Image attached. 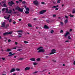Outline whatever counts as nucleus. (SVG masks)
I'll use <instances>...</instances> for the list:
<instances>
[{"mask_svg": "<svg viewBox=\"0 0 75 75\" xmlns=\"http://www.w3.org/2000/svg\"><path fill=\"white\" fill-rule=\"evenodd\" d=\"M41 48H42V47H39L37 49V50H39V51H38V52H44V50L42 49H41Z\"/></svg>", "mask_w": 75, "mask_h": 75, "instance_id": "nucleus-1", "label": "nucleus"}, {"mask_svg": "<svg viewBox=\"0 0 75 75\" xmlns=\"http://www.w3.org/2000/svg\"><path fill=\"white\" fill-rule=\"evenodd\" d=\"M6 11H5L6 13H8V14H11L12 13V11L11 10H10L8 11V8H6Z\"/></svg>", "mask_w": 75, "mask_h": 75, "instance_id": "nucleus-2", "label": "nucleus"}, {"mask_svg": "<svg viewBox=\"0 0 75 75\" xmlns=\"http://www.w3.org/2000/svg\"><path fill=\"white\" fill-rule=\"evenodd\" d=\"M56 52V50L55 49H52L51 51V52L50 53V55H52V54H54Z\"/></svg>", "mask_w": 75, "mask_h": 75, "instance_id": "nucleus-3", "label": "nucleus"}, {"mask_svg": "<svg viewBox=\"0 0 75 75\" xmlns=\"http://www.w3.org/2000/svg\"><path fill=\"white\" fill-rule=\"evenodd\" d=\"M16 10H18V11H20L21 12H23V9H21V8H20L18 6L16 8Z\"/></svg>", "mask_w": 75, "mask_h": 75, "instance_id": "nucleus-4", "label": "nucleus"}, {"mask_svg": "<svg viewBox=\"0 0 75 75\" xmlns=\"http://www.w3.org/2000/svg\"><path fill=\"white\" fill-rule=\"evenodd\" d=\"M22 32H23V30H18L17 31V33H18V35H22Z\"/></svg>", "mask_w": 75, "mask_h": 75, "instance_id": "nucleus-5", "label": "nucleus"}, {"mask_svg": "<svg viewBox=\"0 0 75 75\" xmlns=\"http://www.w3.org/2000/svg\"><path fill=\"white\" fill-rule=\"evenodd\" d=\"M8 5L10 6H12L13 4H14V2H13V1H11V2H8Z\"/></svg>", "mask_w": 75, "mask_h": 75, "instance_id": "nucleus-6", "label": "nucleus"}, {"mask_svg": "<svg viewBox=\"0 0 75 75\" xmlns=\"http://www.w3.org/2000/svg\"><path fill=\"white\" fill-rule=\"evenodd\" d=\"M46 11H47L46 10H43L40 11V14H44V13H45V12H46Z\"/></svg>", "mask_w": 75, "mask_h": 75, "instance_id": "nucleus-7", "label": "nucleus"}, {"mask_svg": "<svg viewBox=\"0 0 75 75\" xmlns=\"http://www.w3.org/2000/svg\"><path fill=\"white\" fill-rule=\"evenodd\" d=\"M10 15H9L8 17L7 18L6 17V16H4V18H5V19H7V20H10Z\"/></svg>", "mask_w": 75, "mask_h": 75, "instance_id": "nucleus-8", "label": "nucleus"}, {"mask_svg": "<svg viewBox=\"0 0 75 75\" xmlns=\"http://www.w3.org/2000/svg\"><path fill=\"white\" fill-rule=\"evenodd\" d=\"M9 54L10 55H8V57H11V56H12V55H14L15 54V53L13 54V52H9Z\"/></svg>", "mask_w": 75, "mask_h": 75, "instance_id": "nucleus-9", "label": "nucleus"}, {"mask_svg": "<svg viewBox=\"0 0 75 75\" xmlns=\"http://www.w3.org/2000/svg\"><path fill=\"white\" fill-rule=\"evenodd\" d=\"M33 3L35 5H38V1L37 0L35 1H33Z\"/></svg>", "mask_w": 75, "mask_h": 75, "instance_id": "nucleus-10", "label": "nucleus"}, {"mask_svg": "<svg viewBox=\"0 0 75 75\" xmlns=\"http://www.w3.org/2000/svg\"><path fill=\"white\" fill-rule=\"evenodd\" d=\"M15 71H16V69H15V68H12L10 72V73H11V72H14Z\"/></svg>", "mask_w": 75, "mask_h": 75, "instance_id": "nucleus-11", "label": "nucleus"}, {"mask_svg": "<svg viewBox=\"0 0 75 75\" xmlns=\"http://www.w3.org/2000/svg\"><path fill=\"white\" fill-rule=\"evenodd\" d=\"M30 67H28L25 68V71H27V70H30Z\"/></svg>", "mask_w": 75, "mask_h": 75, "instance_id": "nucleus-12", "label": "nucleus"}, {"mask_svg": "<svg viewBox=\"0 0 75 75\" xmlns=\"http://www.w3.org/2000/svg\"><path fill=\"white\" fill-rule=\"evenodd\" d=\"M5 26V22H3L1 23V27L4 28Z\"/></svg>", "mask_w": 75, "mask_h": 75, "instance_id": "nucleus-13", "label": "nucleus"}, {"mask_svg": "<svg viewBox=\"0 0 75 75\" xmlns=\"http://www.w3.org/2000/svg\"><path fill=\"white\" fill-rule=\"evenodd\" d=\"M11 51V50L10 49H7V50L5 51L6 52H10V51Z\"/></svg>", "mask_w": 75, "mask_h": 75, "instance_id": "nucleus-14", "label": "nucleus"}, {"mask_svg": "<svg viewBox=\"0 0 75 75\" xmlns=\"http://www.w3.org/2000/svg\"><path fill=\"white\" fill-rule=\"evenodd\" d=\"M68 34H69V32H67L66 34L64 35V36L65 37H66L68 35Z\"/></svg>", "mask_w": 75, "mask_h": 75, "instance_id": "nucleus-15", "label": "nucleus"}, {"mask_svg": "<svg viewBox=\"0 0 75 75\" xmlns=\"http://www.w3.org/2000/svg\"><path fill=\"white\" fill-rule=\"evenodd\" d=\"M44 28H45V29H48V28H48V26H47V25H45L44 26Z\"/></svg>", "mask_w": 75, "mask_h": 75, "instance_id": "nucleus-16", "label": "nucleus"}, {"mask_svg": "<svg viewBox=\"0 0 75 75\" xmlns=\"http://www.w3.org/2000/svg\"><path fill=\"white\" fill-rule=\"evenodd\" d=\"M35 59L34 58H32L30 59V61H35Z\"/></svg>", "mask_w": 75, "mask_h": 75, "instance_id": "nucleus-17", "label": "nucleus"}, {"mask_svg": "<svg viewBox=\"0 0 75 75\" xmlns=\"http://www.w3.org/2000/svg\"><path fill=\"white\" fill-rule=\"evenodd\" d=\"M7 34H8V32H6V33H4L3 35L5 36V35H7Z\"/></svg>", "mask_w": 75, "mask_h": 75, "instance_id": "nucleus-18", "label": "nucleus"}, {"mask_svg": "<svg viewBox=\"0 0 75 75\" xmlns=\"http://www.w3.org/2000/svg\"><path fill=\"white\" fill-rule=\"evenodd\" d=\"M58 6H59L58 5H57L56 6H53L52 7V8H57V7H58Z\"/></svg>", "mask_w": 75, "mask_h": 75, "instance_id": "nucleus-19", "label": "nucleus"}, {"mask_svg": "<svg viewBox=\"0 0 75 75\" xmlns=\"http://www.w3.org/2000/svg\"><path fill=\"white\" fill-rule=\"evenodd\" d=\"M13 31L10 32H8V34H13Z\"/></svg>", "mask_w": 75, "mask_h": 75, "instance_id": "nucleus-20", "label": "nucleus"}, {"mask_svg": "<svg viewBox=\"0 0 75 75\" xmlns=\"http://www.w3.org/2000/svg\"><path fill=\"white\" fill-rule=\"evenodd\" d=\"M9 25L8 24H7L6 25V26L5 27V28H7V27H9Z\"/></svg>", "mask_w": 75, "mask_h": 75, "instance_id": "nucleus-21", "label": "nucleus"}, {"mask_svg": "<svg viewBox=\"0 0 75 75\" xmlns=\"http://www.w3.org/2000/svg\"><path fill=\"white\" fill-rule=\"evenodd\" d=\"M75 13V9H74L72 11V13L73 14H74Z\"/></svg>", "mask_w": 75, "mask_h": 75, "instance_id": "nucleus-22", "label": "nucleus"}, {"mask_svg": "<svg viewBox=\"0 0 75 75\" xmlns=\"http://www.w3.org/2000/svg\"><path fill=\"white\" fill-rule=\"evenodd\" d=\"M40 60H41V59H40V58H38L36 59V60L37 61H40Z\"/></svg>", "mask_w": 75, "mask_h": 75, "instance_id": "nucleus-23", "label": "nucleus"}, {"mask_svg": "<svg viewBox=\"0 0 75 75\" xmlns=\"http://www.w3.org/2000/svg\"><path fill=\"white\" fill-rule=\"evenodd\" d=\"M28 27H32V25H31L30 23H29L28 24Z\"/></svg>", "mask_w": 75, "mask_h": 75, "instance_id": "nucleus-24", "label": "nucleus"}, {"mask_svg": "<svg viewBox=\"0 0 75 75\" xmlns=\"http://www.w3.org/2000/svg\"><path fill=\"white\" fill-rule=\"evenodd\" d=\"M64 23H65V24L67 23H68V20L67 19H66L64 21Z\"/></svg>", "mask_w": 75, "mask_h": 75, "instance_id": "nucleus-25", "label": "nucleus"}, {"mask_svg": "<svg viewBox=\"0 0 75 75\" xmlns=\"http://www.w3.org/2000/svg\"><path fill=\"white\" fill-rule=\"evenodd\" d=\"M25 13L26 14H29V11H25Z\"/></svg>", "mask_w": 75, "mask_h": 75, "instance_id": "nucleus-26", "label": "nucleus"}, {"mask_svg": "<svg viewBox=\"0 0 75 75\" xmlns=\"http://www.w3.org/2000/svg\"><path fill=\"white\" fill-rule=\"evenodd\" d=\"M3 6H4V7H7V5H6V4H3Z\"/></svg>", "mask_w": 75, "mask_h": 75, "instance_id": "nucleus-27", "label": "nucleus"}, {"mask_svg": "<svg viewBox=\"0 0 75 75\" xmlns=\"http://www.w3.org/2000/svg\"><path fill=\"white\" fill-rule=\"evenodd\" d=\"M60 23H61V26H63V24H64V23H63V22H61Z\"/></svg>", "mask_w": 75, "mask_h": 75, "instance_id": "nucleus-28", "label": "nucleus"}, {"mask_svg": "<svg viewBox=\"0 0 75 75\" xmlns=\"http://www.w3.org/2000/svg\"><path fill=\"white\" fill-rule=\"evenodd\" d=\"M6 10V8H3L2 9V11H4V10Z\"/></svg>", "mask_w": 75, "mask_h": 75, "instance_id": "nucleus-29", "label": "nucleus"}, {"mask_svg": "<svg viewBox=\"0 0 75 75\" xmlns=\"http://www.w3.org/2000/svg\"><path fill=\"white\" fill-rule=\"evenodd\" d=\"M54 30H51V31H50V33L51 34H53V33H54Z\"/></svg>", "mask_w": 75, "mask_h": 75, "instance_id": "nucleus-30", "label": "nucleus"}, {"mask_svg": "<svg viewBox=\"0 0 75 75\" xmlns=\"http://www.w3.org/2000/svg\"><path fill=\"white\" fill-rule=\"evenodd\" d=\"M26 10L27 11H29L30 9H29V8H27L26 9Z\"/></svg>", "mask_w": 75, "mask_h": 75, "instance_id": "nucleus-31", "label": "nucleus"}, {"mask_svg": "<svg viewBox=\"0 0 75 75\" xmlns=\"http://www.w3.org/2000/svg\"><path fill=\"white\" fill-rule=\"evenodd\" d=\"M28 42V41H24V44H27Z\"/></svg>", "mask_w": 75, "mask_h": 75, "instance_id": "nucleus-32", "label": "nucleus"}, {"mask_svg": "<svg viewBox=\"0 0 75 75\" xmlns=\"http://www.w3.org/2000/svg\"><path fill=\"white\" fill-rule=\"evenodd\" d=\"M60 1H61V0H58L57 3L58 4L60 3Z\"/></svg>", "mask_w": 75, "mask_h": 75, "instance_id": "nucleus-33", "label": "nucleus"}, {"mask_svg": "<svg viewBox=\"0 0 75 75\" xmlns=\"http://www.w3.org/2000/svg\"><path fill=\"white\" fill-rule=\"evenodd\" d=\"M69 16L71 17H74V15H72L71 14H70L69 15Z\"/></svg>", "mask_w": 75, "mask_h": 75, "instance_id": "nucleus-34", "label": "nucleus"}, {"mask_svg": "<svg viewBox=\"0 0 75 75\" xmlns=\"http://www.w3.org/2000/svg\"><path fill=\"white\" fill-rule=\"evenodd\" d=\"M65 18H67V19H68V16H65Z\"/></svg>", "mask_w": 75, "mask_h": 75, "instance_id": "nucleus-35", "label": "nucleus"}, {"mask_svg": "<svg viewBox=\"0 0 75 75\" xmlns=\"http://www.w3.org/2000/svg\"><path fill=\"white\" fill-rule=\"evenodd\" d=\"M16 70L18 71H20V69H18V68H17L16 69Z\"/></svg>", "mask_w": 75, "mask_h": 75, "instance_id": "nucleus-36", "label": "nucleus"}, {"mask_svg": "<svg viewBox=\"0 0 75 75\" xmlns=\"http://www.w3.org/2000/svg\"><path fill=\"white\" fill-rule=\"evenodd\" d=\"M68 38L69 40H71V37L70 36H69L68 37Z\"/></svg>", "mask_w": 75, "mask_h": 75, "instance_id": "nucleus-37", "label": "nucleus"}, {"mask_svg": "<svg viewBox=\"0 0 75 75\" xmlns=\"http://www.w3.org/2000/svg\"><path fill=\"white\" fill-rule=\"evenodd\" d=\"M1 59H3L4 61V60H5L6 59L2 57V58H1Z\"/></svg>", "mask_w": 75, "mask_h": 75, "instance_id": "nucleus-38", "label": "nucleus"}, {"mask_svg": "<svg viewBox=\"0 0 75 75\" xmlns=\"http://www.w3.org/2000/svg\"><path fill=\"white\" fill-rule=\"evenodd\" d=\"M12 21V20L11 19H10L9 20V23H11Z\"/></svg>", "mask_w": 75, "mask_h": 75, "instance_id": "nucleus-39", "label": "nucleus"}, {"mask_svg": "<svg viewBox=\"0 0 75 75\" xmlns=\"http://www.w3.org/2000/svg\"><path fill=\"white\" fill-rule=\"evenodd\" d=\"M56 17V15L54 14L53 15V17Z\"/></svg>", "mask_w": 75, "mask_h": 75, "instance_id": "nucleus-40", "label": "nucleus"}, {"mask_svg": "<svg viewBox=\"0 0 75 75\" xmlns=\"http://www.w3.org/2000/svg\"><path fill=\"white\" fill-rule=\"evenodd\" d=\"M17 36L19 38H20V37H22V36L21 35H18Z\"/></svg>", "mask_w": 75, "mask_h": 75, "instance_id": "nucleus-41", "label": "nucleus"}, {"mask_svg": "<svg viewBox=\"0 0 75 75\" xmlns=\"http://www.w3.org/2000/svg\"><path fill=\"white\" fill-rule=\"evenodd\" d=\"M60 33H63V30H61L60 31Z\"/></svg>", "mask_w": 75, "mask_h": 75, "instance_id": "nucleus-42", "label": "nucleus"}, {"mask_svg": "<svg viewBox=\"0 0 75 75\" xmlns=\"http://www.w3.org/2000/svg\"><path fill=\"white\" fill-rule=\"evenodd\" d=\"M37 64L36 63H33V65H37Z\"/></svg>", "mask_w": 75, "mask_h": 75, "instance_id": "nucleus-43", "label": "nucleus"}, {"mask_svg": "<svg viewBox=\"0 0 75 75\" xmlns=\"http://www.w3.org/2000/svg\"><path fill=\"white\" fill-rule=\"evenodd\" d=\"M22 50V49H18L17 51H21Z\"/></svg>", "mask_w": 75, "mask_h": 75, "instance_id": "nucleus-44", "label": "nucleus"}, {"mask_svg": "<svg viewBox=\"0 0 75 75\" xmlns=\"http://www.w3.org/2000/svg\"><path fill=\"white\" fill-rule=\"evenodd\" d=\"M11 41V40L10 39H8V42H10Z\"/></svg>", "mask_w": 75, "mask_h": 75, "instance_id": "nucleus-45", "label": "nucleus"}, {"mask_svg": "<svg viewBox=\"0 0 75 75\" xmlns=\"http://www.w3.org/2000/svg\"><path fill=\"white\" fill-rule=\"evenodd\" d=\"M41 3L42 4H45V3L44 2H41Z\"/></svg>", "mask_w": 75, "mask_h": 75, "instance_id": "nucleus-46", "label": "nucleus"}, {"mask_svg": "<svg viewBox=\"0 0 75 75\" xmlns=\"http://www.w3.org/2000/svg\"><path fill=\"white\" fill-rule=\"evenodd\" d=\"M23 4H25V1H23L22 2Z\"/></svg>", "mask_w": 75, "mask_h": 75, "instance_id": "nucleus-47", "label": "nucleus"}, {"mask_svg": "<svg viewBox=\"0 0 75 75\" xmlns=\"http://www.w3.org/2000/svg\"><path fill=\"white\" fill-rule=\"evenodd\" d=\"M37 72H38V71H35V72H34L33 73V74H37Z\"/></svg>", "mask_w": 75, "mask_h": 75, "instance_id": "nucleus-48", "label": "nucleus"}, {"mask_svg": "<svg viewBox=\"0 0 75 75\" xmlns=\"http://www.w3.org/2000/svg\"><path fill=\"white\" fill-rule=\"evenodd\" d=\"M24 58H21L19 59L20 60H23V59Z\"/></svg>", "mask_w": 75, "mask_h": 75, "instance_id": "nucleus-49", "label": "nucleus"}, {"mask_svg": "<svg viewBox=\"0 0 75 75\" xmlns=\"http://www.w3.org/2000/svg\"><path fill=\"white\" fill-rule=\"evenodd\" d=\"M16 23V22L14 21L13 22V24H14Z\"/></svg>", "mask_w": 75, "mask_h": 75, "instance_id": "nucleus-50", "label": "nucleus"}, {"mask_svg": "<svg viewBox=\"0 0 75 75\" xmlns=\"http://www.w3.org/2000/svg\"><path fill=\"white\" fill-rule=\"evenodd\" d=\"M52 61H53L54 62H56V61H55V60H52Z\"/></svg>", "mask_w": 75, "mask_h": 75, "instance_id": "nucleus-51", "label": "nucleus"}, {"mask_svg": "<svg viewBox=\"0 0 75 75\" xmlns=\"http://www.w3.org/2000/svg\"><path fill=\"white\" fill-rule=\"evenodd\" d=\"M18 44V42H15V44H16V45H17V44Z\"/></svg>", "mask_w": 75, "mask_h": 75, "instance_id": "nucleus-52", "label": "nucleus"}, {"mask_svg": "<svg viewBox=\"0 0 75 75\" xmlns=\"http://www.w3.org/2000/svg\"><path fill=\"white\" fill-rule=\"evenodd\" d=\"M73 64L74 65H75V61H74V63H73Z\"/></svg>", "mask_w": 75, "mask_h": 75, "instance_id": "nucleus-53", "label": "nucleus"}, {"mask_svg": "<svg viewBox=\"0 0 75 75\" xmlns=\"http://www.w3.org/2000/svg\"><path fill=\"white\" fill-rule=\"evenodd\" d=\"M55 10H58V8H56L55 9Z\"/></svg>", "mask_w": 75, "mask_h": 75, "instance_id": "nucleus-54", "label": "nucleus"}, {"mask_svg": "<svg viewBox=\"0 0 75 75\" xmlns=\"http://www.w3.org/2000/svg\"><path fill=\"white\" fill-rule=\"evenodd\" d=\"M72 29H70V30H69V31H70V32H71V31H72Z\"/></svg>", "mask_w": 75, "mask_h": 75, "instance_id": "nucleus-55", "label": "nucleus"}, {"mask_svg": "<svg viewBox=\"0 0 75 75\" xmlns=\"http://www.w3.org/2000/svg\"><path fill=\"white\" fill-rule=\"evenodd\" d=\"M34 20H37V18H34L33 19Z\"/></svg>", "mask_w": 75, "mask_h": 75, "instance_id": "nucleus-56", "label": "nucleus"}, {"mask_svg": "<svg viewBox=\"0 0 75 75\" xmlns=\"http://www.w3.org/2000/svg\"><path fill=\"white\" fill-rule=\"evenodd\" d=\"M45 58H48V56H45Z\"/></svg>", "mask_w": 75, "mask_h": 75, "instance_id": "nucleus-57", "label": "nucleus"}, {"mask_svg": "<svg viewBox=\"0 0 75 75\" xmlns=\"http://www.w3.org/2000/svg\"><path fill=\"white\" fill-rule=\"evenodd\" d=\"M17 48L15 47H14L13 48V50H15V49H16Z\"/></svg>", "mask_w": 75, "mask_h": 75, "instance_id": "nucleus-58", "label": "nucleus"}, {"mask_svg": "<svg viewBox=\"0 0 75 75\" xmlns=\"http://www.w3.org/2000/svg\"><path fill=\"white\" fill-rule=\"evenodd\" d=\"M16 3L18 4V3H19V2L18 1H16Z\"/></svg>", "mask_w": 75, "mask_h": 75, "instance_id": "nucleus-59", "label": "nucleus"}, {"mask_svg": "<svg viewBox=\"0 0 75 75\" xmlns=\"http://www.w3.org/2000/svg\"><path fill=\"white\" fill-rule=\"evenodd\" d=\"M16 12H14L13 13V14H16Z\"/></svg>", "mask_w": 75, "mask_h": 75, "instance_id": "nucleus-60", "label": "nucleus"}, {"mask_svg": "<svg viewBox=\"0 0 75 75\" xmlns=\"http://www.w3.org/2000/svg\"><path fill=\"white\" fill-rule=\"evenodd\" d=\"M16 57H17V56H14V58H16Z\"/></svg>", "mask_w": 75, "mask_h": 75, "instance_id": "nucleus-61", "label": "nucleus"}, {"mask_svg": "<svg viewBox=\"0 0 75 75\" xmlns=\"http://www.w3.org/2000/svg\"><path fill=\"white\" fill-rule=\"evenodd\" d=\"M65 42H68V40H66L65 41Z\"/></svg>", "mask_w": 75, "mask_h": 75, "instance_id": "nucleus-62", "label": "nucleus"}, {"mask_svg": "<svg viewBox=\"0 0 75 75\" xmlns=\"http://www.w3.org/2000/svg\"><path fill=\"white\" fill-rule=\"evenodd\" d=\"M19 21H21V19H19Z\"/></svg>", "mask_w": 75, "mask_h": 75, "instance_id": "nucleus-63", "label": "nucleus"}, {"mask_svg": "<svg viewBox=\"0 0 75 75\" xmlns=\"http://www.w3.org/2000/svg\"><path fill=\"white\" fill-rule=\"evenodd\" d=\"M1 51H2V52L4 51V50L3 49H1Z\"/></svg>", "mask_w": 75, "mask_h": 75, "instance_id": "nucleus-64", "label": "nucleus"}]
</instances>
